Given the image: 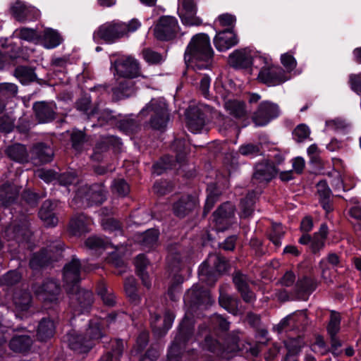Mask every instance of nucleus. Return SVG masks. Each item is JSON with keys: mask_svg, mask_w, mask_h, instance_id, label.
Listing matches in <instances>:
<instances>
[{"mask_svg": "<svg viewBox=\"0 0 361 361\" xmlns=\"http://www.w3.org/2000/svg\"><path fill=\"white\" fill-rule=\"evenodd\" d=\"M317 192L322 202L329 201L331 195V190L325 180H321L317 184Z\"/></svg>", "mask_w": 361, "mask_h": 361, "instance_id": "nucleus-57", "label": "nucleus"}, {"mask_svg": "<svg viewBox=\"0 0 361 361\" xmlns=\"http://www.w3.org/2000/svg\"><path fill=\"white\" fill-rule=\"evenodd\" d=\"M126 26L124 23L112 21L102 25L93 34L94 41L102 39L111 43L125 35Z\"/></svg>", "mask_w": 361, "mask_h": 361, "instance_id": "nucleus-9", "label": "nucleus"}, {"mask_svg": "<svg viewBox=\"0 0 361 361\" xmlns=\"http://www.w3.org/2000/svg\"><path fill=\"white\" fill-rule=\"evenodd\" d=\"M210 262L212 260V267H214L216 274L221 278L227 274L231 268L230 260L221 254L209 255L208 259Z\"/></svg>", "mask_w": 361, "mask_h": 361, "instance_id": "nucleus-31", "label": "nucleus"}, {"mask_svg": "<svg viewBox=\"0 0 361 361\" xmlns=\"http://www.w3.org/2000/svg\"><path fill=\"white\" fill-rule=\"evenodd\" d=\"M235 211V207L233 204H220L213 215L216 221L231 219L233 217Z\"/></svg>", "mask_w": 361, "mask_h": 361, "instance_id": "nucleus-45", "label": "nucleus"}, {"mask_svg": "<svg viewBox=\"0 0 361 361\" xmlns=\"http://www.w3.org/2000/svg\"><path fill=\"white\" fill-rule=\"evenodd\" d=\"M238 42L237 35L231 28L219 32L214 39V46L219 51H226Z\"/></svg>", "mask_w": 361, "mask_h": 361, "instance_id": "nucleus-19", "label": "nucleus"}, {"mask_svg": "<svg viewBox=\"0 0 361 361\" xmlns=\"http://www.w3.org/2000/svg\"><path fill=\"white\" fill-rule=\"evenodd\" d=\"M6 153L11 159L17 162L24 163L28 161V152L23 145H13L7 148Z\"/></svg>", "mask_w": 361, "mask_h": 361, "instance_id": "nucleus-38", "label": "nucleus"}, {"mask_svg": "<svg viewBox=\"0 0 361 361\" xmlns=\"http://www.w3.org/2000/svg\"><path fill=\"white\" fill-rule=\"evenodd\" d=\"M280 114L278 104L270 102H262L252 116V121L256 126H264Z\"/></svg>", "mask_w": 361, "mask_h": 361, "instance_id": "nucleus-10", "label": "nucleus"}, {"mask_svg": "<svg viewBox=\"0 0 361 361\" xmlns=\"http://www.w3.org/2000/svg\"><path fill=\"white\" fill-rule=\"evenodd\" d=\"M114 75L123 78H135L140 76V67L137 59L131 56H123L111 64Z\"/></svg>", "mask_w": 361, "mask_h": 361, "instance_id": "nucleus-7", "label": "nucleus"}, {"mask_svg": "<svg viewBox=\"0 0 361 361\" xmlns=\"http://www.w3.org/2000/svg\"><path fill=\"white\" fill-rule=\"evenodd\" d=\"M32 276L31 277H34ZM31 288L35 294L38 297L58 298L61 293L60 286L53 280L46 279L42 283L35 281L30 278Z\"/></svg>", "mask_w": 361, "mask_h": 361, "instance_id": "nucleus-15", "label": "nucleus"}, {"mask_svg": "<svg viewBox=\"0 0 361 361\" xmlns=\"http://www.w3.org/2000/svg\"><path fill=\"white\" fill-rule=\"evenodd\" d=\"M174 165L175 160L173 157H164L153 166V173L160 175L164 171L171 169Z\"/></svg>", "mask_w": 361, "mask_h": 361, "instance_id": "nucleus-48", "label": "nucleus"}, {"mask_svg": "<svg viewBox=\"0 0 361 361\" xmlns=\"http://www.w3.org/2000/svg\"><path fill=\"white\" fill-rule=\"evenodd\" d=\"M70 300V306L74 317L89 313L94 303V295L92 291L82 288L80 284L63 286Z\"/></svg>", "mask_w": 361, "mask_h": 361, "instance_id": "nucleus-2", "label": "nucleus"}, {"mask_svg": "<svg viewBox=\"0 0 361 361\" xmlns=\"http://www.w3.org/2000/svg\"><path fill=\"white\" fill-rule=\"evenodd\" d=\"M240 338L235 334H229L225 339L224 345V352L237 353L243 351L239 345Z\"/></svg>", "mask_w": 361, "mask_h": 361, "instance_id": "nucleus-46", "label": "nucleus"}, {"mask_svg": "<svg viewBox=\"0 0 361 361\" xmlns=\"http://www.w3.org/2000/svg\"><path fill=\"white\" fill-rule=\"evenodd\" d=\"M286 347L288 350V353L286 355L285 361L287 360L289 355H296L300 351V338L292 339L288 343L286 344Z\"/></svg>", "mask_w": 361, "mask_h": 361, "instance_id": "nucleus-62", "label": "nucleus"}, {"mask_svg": "<svg viewBox=\"0 0 361 361\" xmlns=\"http://www.w3.org/2000/svg\"><path fill=\"white\" fill-rule=\"evenodd\" d=\"M226 111L236 118H243L247 116L245 104L238 100H228L224 104Z\"/></svg>", "mask_w": 361, "mask_h": 361, "instance_id": "nucleus-37", "label": "nucleus"}, {"mask_svg": "<svg viewBox=\"0 0 361 361\" xmlns=\"http://www.w3.org/2000/svg\"><path fill=\"white\" fill-rule=\"evenodd\" d=\"M34 159H37L42 164L47 163L51 161L54 156L53 149L44 143L36 144L32 150Z\"/></svg>", "mask_w": 361, "mask_h": 361, "instance_id": "nucleus-36", "label": "nucleus"}, {"mask_svg": "<svg viewBox=\"0 0 361 361\" xmlns=\"http://www.w3.org/2000/svg\"><path fill=\"white\" fill-rule=\"evenodd\" d=\"M6 236L8 240H15L18 243H28L32 237V232L25 225L15 224L8 226L5 230Z\"/></svg>", "mask_w": 361, "mask_h": 361, "instance_id": "nucleus-24", "label": "nucleus"}, {"mask_svg": "<svg viewBox=\"0 0 361 361\" xmlns=\"http://www.w3.org/2000/svg\"><path fill=\"white\" fill-rule=\"evenodd\" d=\"M124 346L123 340L121 338H116L111 341V351L112 353L113 357L116 356V360H118L119 357L122 355L123 352Z\"/></svg>", "mask_w": 361, "mask_h": 361, "instance_id": "nucleus-63", "label": "nucleus"}, {"mask_svg": "<svg viewBox=\"0 0 361 361\" xmlns=\"http://www.w3.org/2000/svg\"><path fill=\"white\" fill-rule=\"evenodd\" d=\"M198 275L201 282L210 287L214 286L220 278L216 274V271H214V267H212L209 259H206L200 265Z\"/></svg>", "mask_w": 361, "mask_h": 361, "instance_id": "nucleus-26", "label": "nucleus"}, {"mask_svg": "<svg viewBox=\"0 0 361 361\" xmlns=\"http://www.w3.org/2000/svg\"><path fill=\"white\" fill-rule=\"evenodd\" d=\"M276 174L275 166L269 163H261L256 166L254 178L259 182H269Z\"/></svg>", "mask_w": 361, "mask_h": 361, "instance_id": "nucleus-33", "label": "nucleus"}, {"mask_svg": "<svg viewBox=\"0 0 361 361\" xmlns=\"http://www.w3.org/2000/svg\"><path fill=\"white\" fill-rule=\"evenodd\" d=\"M56 206V204H42L38 212L39 217L49 226H55L58 223V218L54 212Z\"/></svg>", "mask_w": 361, "mask_h": 361, "instance_id": "nucleus-39", "label": "nucleus"}, {"mask_svg": "<svg viewBox=\"0 0 361 361\" xmlns=\"http://www.w3.org/2000/svg\"><path fill=\"white\" fill-rule=\"evenodd\" d=\"M81 264L79 259L73 258L70 262L66 264L63 267V279L65 284L78 285L80 284Z\"/></svg>", "mask_w": 361, "mask_h": 361, "instance_id": "nucleus-21", "label": "nucleus"}, {"mask_svg": "<svg viewBox=\"0 0 361 361\" xmlns=\"http://www.w3.org/2000/svg\"><path fill=\"white\" fill-rule=\"evenodd\" d=\"M33 109L39 123H47L54 118L53 104L44 102H36L33 106Z\"/></svg>", "mask_w": 361, "mask_h": 361, "instance_id": "nucleus-27", "label": "nucleus"}, {"mask_svg": "<svg viewBox=\"0 0 361 361\" xmlns=\"http://www.w3.org/2000/svg\"><path fill=\"white\" fill-rule=\"evenodd\" d=\"M67 231L69 235L77 237H80L82 235L89 233L90 229L85 223V216L80 214L72 218L69 221Z\"/></svg>", "mask_w": 361, "mask_h": 361, "instance_id": "nucleus-29", "label": "nucleus"}, {"mask_svg": "<svg viewBox=\"0 0 361 361\" xmlns=\"http://www.w3.org/2000/svg\"><path fill=\"white\" fill-rule=\"evenodd\" d=\"M182 8L179 10V16L183 24L188 26L200 25L202 20L196 16L197 8L192 0H183Z\"/></svg>", "mask_w": 361, "mask_h": 361, "instance_id": "nucleus-18", "label": "nucleus"}, {"mask_svg": "<svg viewBox=\"0 0 361 361\" xmlns=\"http://www.w3.org/2000/svg\"><path fill=\"white\" fill-rule=\"evenodd\" d=\"M63 39L57 30L51 28H45L40 35L39 42L46 49H54L61 44Z\"/></svg>", "mask_w": 361, "mask_h": 361, "instance_id": "nucleus-28", "label": "nucleus"}, {"mask_svg": "<svg viewBox=\"0 0 361 361\" xmlns=\"http://www.w3.org/2000/svg\"><path fill=\"white\" fill-rule=\"evenodd\" d=\"M13 17L20 22L26 20H35L39 18L40 11L30 6H27L24 2L17 1L11 7Z\"/></svg>", "mask_w": 361, "mask_h": 361, "instance_id": "nucleus-16", "label": "nucleus"}, {"mask_svg": "<svg viewBox=\"0 0 361 361\" xmlns=\"http://www.w3.org/2000/svg\"><path fill=\"white\" fill-rule=\"evenodd\" d=\"M63 249L59 246L42 247L38 252H34L30 259V267L35 274L42 276L41 269L47 267L52 262H57L62 257Z\"/></svg>", "mask_w": 361, "mask_h": 361, "instance_id": "nucleus-6", "label": "nucleus"}, {"mask_svg": "<svg viewBox=\"0 0 361 361\" xmlns=\"http://www.w3.org/2000/svg\"><path fill=\"white\" fill-rule=\"evenodd\" d=\"M267 62L268 56L251 48L236 49L228 56L229 64L235 68H259Z\"/></svg>", "mask_w": 361, "mask_h": 361, "instance_id": "nucleus-4", "label": "nucleus"}, {"mask_svg": "<svg viewBox=\"0 0 361 361\" xmlns=\"http://www.w3.org/2000/svg\"><path fill=\"white\" fill-rule=\"evenodd\" d=\"M102 225L104 229L111 231H123L122 223L114 218H107L102 220Z\"/></svg>", "mask_w": 361, "mask_h": 361, "instance_id": "nucleus-61", "label": "nucleus"}, {"mask_svg": "<svg viewBox=\"0 0 361 361\" xmlns=\"http://www.w3.org/2000/svg\"><path fill=\"white\" fill-rule=\"evenodd\" d=\"M109 325L104 324V319L95 318L89 321L85 336L91 347L93 348L99 343L102 339L107 338V329Z\"/></svg>", "mask_w": 361, "mask_h": 361, "instance_id": "nucleus-11", "label": "nucleus"}, {"mask_svg": "<svg viewBox=\"0 0 361 361\" xmlns=\"http://www.w3.org/2000/svg\"><path fill=\"white\" fill-rule=\"evenodd\" d=\"M349 82L351 89L357 94H361V74L350 75Z\"/></svg>", "mask_w": 361, "mask_h": 361, "instance_id": "nucleus-64", "label": "nucleus"}, {"mask_svg": "<svg viewBox=\"0 0 361 361\" xmlns=\"http://www.w3.org/2000/svg\"><path fill=\"white\" fill-rule=\"evenodd\" d=\"M341 316L338 312L331 311L330 321L327 326L329 334H337L340 330Z\"/></svg>", "mask_w": 361, "mask_h": 361, "instance_id": "nucleus-53", "label": "nucleus"}, {"mask_svg": "<svg viewBox=\"0 0 361 361\" xmlns=\"http://www.w3.org/2000/svg\"><path fill=\"white\" fill-rule=\"evenodd\" d=\"M18 92V87L13 83H0V100L13 97Z\"/></svg>", "mask_w": 361, "mask_h": 361, "instance_id": "nucleus-51", "label": "nucleus"}, {"mask_svg": "<svg viewBox=\"0 0 361 361\" xmlns=\"http://www.w3.org/2000/svg\"><path fill=\"white\" fill-rule=\"evenodd\" d=\"M22 279V274L17 270H11L0 278V285L11 287L18 284Z\"/></svg>", "mask_w": 361, "mask_h": 361, "instance_id": "nucleus-44", "label": "nucleus"}, {"mask_svg": "<svg viewBox=\"0 0 361 361\" xmlns=\"http://www.w3.org/2000/svg\"><path fill=\"white\" fill-rule=\"evenodd\" d=\"M63 338L69 348L78 354L87 353L92 349L85 334H78L74 330L66 334Z\"/></svg>", "mask_w": 361, "mask_h": 361, "instance_id": "nucleus-17", "label": "nucleus"}, {"mask_svg": "<svg viewBox=\"0 0 361 361\" xmlns=\"http://www.w3.org/2000/svg\"><path fill=\"white\" fill-rule=\"evenodd\" d=\"M178 31V24L176 18L161 17L154 30V36L159 40H169L174 37Z\"/></svg>", "mask_w": 361, "mask_h": 361, "instance_id": "nucleus-13", "label": "nucleus"}, {"mask_svg": "<svg viewBox=\"0 0 361 361\" xmlns=\"http://www.w3.org/2000/svg\"><path fill=\"white\" fill-rule=\"evenodd\" d=\"M13 301L18 311L27 312L31 306L32 295L26 290H19L14 293Z\"/></svg>", "mask_w": 361, "mask_h": 361, "instance_id": "nucleus-34", "label": "nucleus"}, {"mask_svg": "<svg viewBox=\"0 0 361 361\" xmlns=\"http://www.w3.org/2000/svg\"><path fill=\"white\" fill-rule=\"evenodd\" d=\"M14 75L23 85L33 82L36 79L34 70L27 66H18L16 68Z\"/></svg>", "mask_w": 361, "mask_h": 361, "instance_id": "nucleus-40", "label": "nucleus"}, {"mask_svg": "<svg viewBox=\"0 0 361 361\" xmlns=\"http://www.w3.org/2000/svg\"><path fill=\"white\" fill-rule=\"evenodd\" d=\"M14 33L20 39L27 42H37L40 40V35L35 29L21 27L16 29Z\"/></svg>", "mask_w": 361, "mask_h": 361, "instance_id": "nucleus-43", "label": "nucleus"}, {"mask_svg": "<svg viewBox=\"0 0 361 361\" xmlns=\"http://www.w3.org/2000/svg\"><path fill=\"white\" fill-rule=\"evenodd\" d=\"M41 300H42V306L44 310L47 311L48 317H58L59 312L60 311L59 308V298H49L41 297L39 298Z\"/></svg>", "mask_w": 361, "mask_h": 361, "instance_id": "nucleus-41", "label": "nucleus"}, {"mask_svg": "<svg viewBox=\"0 0 361 361\" xmlns=\"http://www.w3.org/2000/svg\"><path fill=\"white\" fill-rule=\"evenodd\" d=\"M166 270L168 272L176 274L181 269L183 261L180 255L166 257Z\"/></svg>", "mask_w": 361, "mask_h": 361, "instance_id": "nucleus-52", "label": "nucleus"}, {"mask_svg": "<svg viewBox=\"0 0 361 361\" xmlns=\"http://www.w3.org/2000/svg\"><path fill=\"white\" fill-rule=\"evenodd\" d=\"M140 116L149 117L150 126L157 130H162L169 120V113L167 105L164 99H152L141 110Z\"/></svg>", "mask_w": 361, "mask_h": 361, "instance_id": "nucleus-5", "label": "nucleus"}, {"mask_svg": "<svg viewBox=\"0 0 361 361\" xmlns=\"http://www.w3.org/2000/svg\"><path fill=\"white\" fill-rule=\"evenodd\" d=\"M195 204H172V211L174 215L183 219L191 213Z\"/></svg>", "mask_w": 361, "mask_h": 361, "instance_id": "nucleus-56", "label": "nucleus"}, {"mask_svg": "<svg viewBox=\"0 0 361 361\" xmlns=\"http://www.w3.org/2000/svg\"><path fill=\"white\" fill-rule=\"evenodd\" d=\"M233 282L238 291L240 293L243 300L249 303L253 299L255 294L250 290L248 283L246 282V275L240 271H236L233 275Z\"/></svg>", "mask_w": 361, "mask_h": 361, "instance_id": "nucleus-23", "label": "nucleus"}, {"mask_svg": "<svg viewBox=\"0 0 361 361\" xmlns=\"http://www.w3.org/2000/svg\"><path fill=\"white\" fill-rule=\"evenodd\" d=\"M212 111V109L207 104L193 109L188 115V130L192 133H200L206 123V114Z\"/></svg>", "mask_w": 361, "mask_h": 361, "instance_id": "nucleus-14", "label": "nucleus"}, {"mask_svg": "<svg viewBox=\"0 0 361 361\" xmlns=\"http://www.w3.org/2000/svg\"><path fill=\"white\" fill-rule=\"evenodd\" d=\"M258 68L260 69L258 80L268 86H276L288 80L283 70L281 67L273 66L269 57L268 62L262 63Z\"/></svg>", "mask_w": 361, "mask_h": 361, "instance_id": "nucleus-8", "label": "nucleus"}, {"mask_svg": "<svg viewBox=\"0 0 361 361\" xmlns=\"http://www.w3.org/2000/svg\"><path fill=\"white\" fill-rule=\"evenodd\" d=\"M130 79H123L112 89L113 94L117 99L128 97L135 93L134 82Z\"/></svg>", "mask_w": 361, "mask_h": 361, "instance_id": "nucleus-35", "label": "nucleus"}, {"mask_svg": "<svg viewBox=\"0 0 361 361\" xmlns=\"http://www.w3.org/2000/svg\"><path fill=\"white\" fill-rule=\"evenodd\" d=\"M159 237V230L150 228L145 232L137 234L135 235V242L144 247L153 249L158 245Z\"/></svg>", "mask_w": 361, "mask_h": 361, "instance_id": "nucleus-25", "label": "nucleus"}, {"mask_svg": "<svg viewBox=\"0 0 361 361\" xmlns=\"http://www.w3.org/2000/svg\"><path fill=\"white\" fill-rule=\"evenodd\" d=\"M33 343L34 340L29 335H14L8 345L13 352L25 354L30 351Z\"/></svg>", "mask_w": 361, "mask_h": 361, "instance_id": "nucleus-22", "label": "nucleus"}, {"mask_svg": "<svg viewBox=\"0 0 361 361\" xmlns=\"http://www.w3.org/2000/svg\"><path fill=\"white\" fill-rule=\"evenodd\" d=\"M111 190L114 193L123 197L128 194L130 187L123 179H118L113 182Z\"/></svg>", "mask_w": 361, "mask_h": 361, "instance_id": "nucleus-54", "label": "nucleus"}, {"mask_svg": "<svg viewBox=\"0 0 361 361\" xmlns=\"http://www.w3.org/2000/svg\"><path fill=\"white\" fill-rule=\"evenodd\" d=\"M316 288L314 281L310 277L303 276L298 279L295 284L296 298L298 300H307V295L314 290Z\"/></svg>", "mask_w": 361, "mask_h": 361, "instance_id": "nucleus-32", "label": "nucleus"}, {"mask_svg": "<svg viewBox=\"0 0 361 361\" xmlns=\"http://www.w3.org/2000/svg\"><path fill=\"white\" fill-rule=\"evenodd\" d=\"M238 152L243 156L253 158L260 154L261 145L246 143L239 147Z\"/></svg>", "mask_w": 361, "mask_h": 361, "instance_id": "nucleus-47", "label": "nucleus"}, {"mask_svg": "<svg viewBox=\"0 0 361 361\" xmlns=\"http://www.w3.org/2000/svg\"><path fill=\"white\" fill-rule=\"evenodd\" d=\"M172 185L166 180L156 182L153 186L154 192L158 196H163L171 192Z\"/></svg>", "mask_w": 361, "mask_h": 361, "instance_id": "nucleus-59", "label": "nucleus"}, {"mask_svg": "<svg viewBox=\"0 0 361 361\" xmlns=\"http://www.w3.org/2000/svg\"><path fill=\"white\" fill-rule=\"evenodd\" d=\"M142 55L146 62L149 64H159L165 60L164 55L150 49L143 50Z\"/></svg>", "mask_w": 361, "mask_h": 361, "instance_id": "nucleus-50", "label": "nucleus"}, {"mask_svg": "<svg viewBox=\"0 0 361 361\" xmlns=\"http://www.w3.org/2000/svg\"><path fill=\"white\" fill-rule=\"evenodd\" d=\"M207 191V196L205 203H214L218 201H221V197L222 196V192L216 184H209Z\"/></svg>", "mask_w": 361, "mask_h": 361, "instance_id": "nucleus-55", "label": "nucleus"}, {"mask_svg": "<svg viewBox=\"0 0 361 361\" xmlns=\"http://www.w3.org/2000/svg\"><path fill=\"white\" fill-rule=\"evenodd\" d=\"M310 134V130L308 126L305 124L298 125L293 133L294 139L298 142H303L308 138Z\"/></svg>", "mask_w": 361, "mask_h": 361, "instance_id": "nucleus-58", "label": "nucleus"}, {"mask_svg": "<svg viewBox=\"0 0 361 361\" xmlns=\"http://www.w3.org/2000/svg\"><path fill=\"white\" fill-rule=\"evenodd\" d=\"M55 317H43L38 324L36 338L39 342H47L56 333Z\"/></svg>", "mask_w": 361, "mask_h": 361, "instance_id": "nucleus-20", "label": "nucleus"}, {"mask_svg": "<svg viewBox=\"0 0 361 361\" xmlns=\"http://www.w3.org/2000/svg\"><path fill=\"white\" fill-rule=\"evenodd\" d=\"M188 295L189 308L191 311H196L200 306H211L214 302L211 291L203 286H194Z\"/></svg>", "mask_w": 361, "mask_h": 361, "instance_id": "nucleus-12", "label": "nucleus"}, {"mask_svg": "<svg viewBox=\"0 0 361 361\" xmlns=\"http://www.w3.org/2000/svg\"><path fill=\"white\" fill-rule=\"evenodd\" d=\"M213 51L208 35L197 34L190 40L185 52V62L194 71L210 68L212 62Z\"/></svg>", "mask_w": 361, "mask_h": 361, "instance_id": "nucleus-1", "label": "nucleus"}, {"mask_svg": "<svg viewBox=\"0 0 361 361\" xmlns=\"http://www.w3.org/2000/svg\"><path fill=\"white\" fill-rule=\"evenodd\" d=\"M203 348L217 355H221L224 353L223 344L214 338L211 335H207L204 338Z\"/></svg>", "mask_w": 361, "mask_h": 361, "instance_id": "nucleus-42", "label": "nucleus"}, {"mask_svg": "<svg viewBox=\"0 0 361 361\" xmlns=\"http://www.w3.org/2000/svg\"><path fill=\"white\" fill-rule=\"evenodd\" d=\"M193 331L192 321L185 315L179 325L178 334L169 349L168 361H181L183 352L193 334Z\"/></svg>", "mask_w": 361, "mask_h": 361, "instance_id": "nucleus-3", "label": "nucleus"}, {"mask_svg": "<svg viewBox=\"0 0 361 361\" xmlns=\"http://www.w3.org/2000/svg\"><path fill=\"white\" fill-rule=\"evenodd\" d=\"M183 281L184 277L182 275L178 274V273L173 274L171 285L169 286L167 292L169 297L171 300H176L175 293L180 290V285L183 283Z\"/></svg>", "mask_w": 361, "mask_h": 361, "instance_id": "nucleus-49", "label": "nucleus"}, {"mask_svg": "<svg viewBox=\"0 0 361 361\" xmlns=\"http://www.w3.org/2000/svg\"><path fill=\"white\" fill-rule=\"evenodd\" d=\"M241 302L238 297L230 295L222 290H219V305L232 313L233 315L239 314L238 305Z\"/></svg>", "mask_w": 361, "mask_h": 361, "instance_id": "nucleus-30", "label": "nucleus"}, {"mask_svg": "<svg viewBox=\"0 0 361 361\" xmlns=\"http://www.w3.org/2000/svg\"><path fill=\"white\" fill-rule=\"evenodd\" d=\"M85 245L90 250H98L105 248L106 247L104 240L96 235H92L87 238L85 241Z\"/></svg>", "mask_w": 361, "mask_h": 361, "instance_id": "nucleus-60", "label": "nucleus"}]
</instances>
